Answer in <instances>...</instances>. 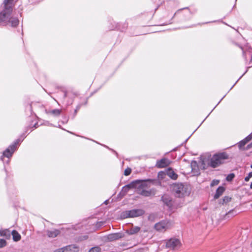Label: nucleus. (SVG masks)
Segmentation results:
<instances>
[{"label":"nucleus","mask_w":252,"mask_h":252,"mask_svg":"<svg viewBox=\"0 0 252 252\" xmlns=\"http://www.w3.org/2000/svg\"><path fill=\"white\" fill-rule=\"evenodd\" d=\"M252 147V142L247 146V149H249Z\"/></svg>","instance_id":"nucleus-35"},{"label":"nucleus","mask_w":252,"mask_h":252,"mask_svg":"<svg viewBox=\"0 0 252 252\" xmlns=\"http://www.w3.org/2000/svg\"><path fill=\"white\" fill-rule=\"evenodd\" d=\"M250 188H251V189H252V183H251V185H250Z\"/></svg>","instance_id":"nucleus-38"},{"label":"nucleus","mask_w":252,"mask_h":252,"mask_svg":"<svg viewBox=\"0 0 252 252\" xmlns=\"http://www.w3.org/2000/svg\"><path fill=\"white\" fill-rule=\"evenodd\" d=\"M7 244L6 241L2 239H0V248L6 246Z\"/></svg>","instance_id":"nucleus-26"},{"label":"nucleus","mask_w":252,"mask_h":252,"mask_svg":"<svg viewBox=\"0 0 252 252\" xmlns=\"http://www.w3.org/2000/svg\"><path fill=\"white\" fill-rule=\"evenodd\" d=\"M11 235H12L14 241L17 242L20 240L21 237L20 234L15 230H13L11 232Z\"/></svg>","instance_id":"nucleus-18"},{"label":"nucleus","mask_w":252,"mask_h":252,"mask_svg":"<svg viewBox=\"0 0 252 252\" xmlns=\"http://www.w3.org/2000/svg\"><path fill=\"white\" fill-rule=\"evenodd\" d=\"M140 183V180H136L131 182V183L126 185L123 188L122 190L125 193L127 192L130 189L136 188L137 184Z\"/></svg>","instance_id":"nucleus-12"},{"label":"nucleus","mask_w":252,"mask_h":252,"mask_svg":"<svg viewBox=\"0 0 252 252\" xmlns=\"http://www.w3.org/2000/svg\"><path fill=\"white\" fill-rule=\"evenodd\" d=\"M140 230V227L137 226H132L129 230H126V233L129 235H133L137 233Z\"/></svg>","instance_id":"nucleus-15"},{"label":"nucleus","mask_w":252,"mask_h":252,"mask_svg":"<svg viewBox=\"0 0 252 252\" xmlns=\"http://www.w3.org/2000/svg\"><path fill=\"white\" fill-rule=\"evenodd\" d=\"M170 161L166 158H163L160 160H157L156 166L158 168H164L170 164Z\"/></svg>","instance_id":"nucleus-11"},{"label":"nucleus","mask_w":252,"mask_h":252,"mask_svg":"<svg viewBox=\"0 0 252 252\" xmlns=\"http://www.w3.org/2000/svg\"><path fill=\"white\" fill-rule=\"evenodd\" d=\"M236 215V211H235L234 210H232L229 211L228 213H226L225 215V218L226 219L229 218L230 217H232L233 216H234Z\"/></svg>","instance_id":"nucleus-22"},{"label":"nucleus","mask_w":252,"mask_h":252,"mask_svg":"<svg viewBox=\"0 0 252 252\" xmlns=\"http://www.w3.org/2000/svg\"><path fill=\"white\" fill-rule=\"evenodd\" d=\"M251 168H252V164L251 165Z\"/></svg>","instance_id":"nucleus-43"},{"label":"nucleus","mask_w":252,"mask_h":252,"mask_svg":"<svg viewBox=\"0 0 252 252\" xmlns=\"http://www.w3.org/2000/svg\"><path fill=\"white\" fill-rule=\"evenodd\" d=\"M167 175L170 177L171 179L176 180L178 175L176 174L171 169L169 168L167 171Z\"/></svg>","instance_id":"nucleus-20"},{"label":"nucleus","mask_w":252,"mask_h":252,"mask_svg":"<svg viewBox=\"0 0 252 252\" xmlns=\"http://www.w3.org/2000/svg\"><path fill=\"white\" fill-rule=\"evenodd\" d=\"M54 252H65L64 247L56 250Z\"/></svg>","instance_id":"nucleus-32"},{"label":"nucleus","mask_w":252,"mask_h":252,"mask_svg":"<svg viewBox=\"0 0 252 252\" xmlns=\"http://www.w3.org/2000/svg\"><path fill=\"white\" fill-rule=\"evenodd\" d=\"M67 96V92L65 91L64 92L63 98H65Z\"/></svg>","instance_id":"nucleus-37"},{"label":"nucleus","mask_w":252,"mask_h":252,"mask_svg":"<svg viewBox=\"0 0 252 252\" xmlns=\"http://www.w3.org/2000/svg\"><path fill=\"white\" fill-rule=\"evenodd\" d=\"M173 193L177 197L182 198L188 196L190 192L189 187L185 184L177 183L171 186Z\"/></svg>","instance_id":"nucleus-1"},{"label":"nucleus","mask_w":252,"mask_h":252,"mask_svg":"<svg viewBox=\"0 0 252 252\" xmlns=\"http://www.w3.org/2000/svg\"><path fill=\"white\" fill-rule=\"evenodd\" d=\"M131 172V168L128 167L125 170L124 175L125 176H128L130 174Z\"/></svg>","instance_id":"nucleus-28"},{"label":"nucleus","mask_w":252,"mask_h":252,"mask_svg":"<svg viewBox=\"0 0 252 252\" xmlns=\"http://www.w3.org/2000/svg\"><path fill=\"white\" fill-rule=\"evenodd\" d=\"M246 144V142L243 139L239 142L238 147L240 149H242Z\"/></svg>","instance_id":"nucleus-27"},{"label":"nucleus","mask_w":252,"mask_h":252,"mask_svg":"<svg viewBox=\"0 0 252 252\" xmlns=\"http://www.w3.org/2000/svg\"><path fill=\"white\" fill-rule=\"evenodd\" d=\"M252 139V133L250 134L248 136L244 139V140L247 143L249 141Z\"/></svg>","instance_id":"nucleus-29"},{"label":"nucleus","mask_w":252,"mask_h":252,"mask_svg":"<svg viewBox=\"0 0 252 252\" xmlns=\"http://www.w3.org/2000/svg\"><path fill=\"white\" fill-rule=\"evenodd\" d=\"M136 252H143L141 250H138Z\"/></svg>","instance_id":"nucleus-39"},{"label":"nucleus","mask_w":252,"mask_h":252,"mask_svg":"<svg viewBox=\"0 0 252 252\" xmlns=\"http://www.w3.org/2000/svg\"><path fill=\"white\" fill-rule=\"evenodd\" d=\"M8 17H9V16ZM8 22L11 24V26L12 27H16L19 23V20L17 18H11L9 19L8 18L5 23L1 24L0 25L6 24Z\"/></svg>","instance_id":"nucleus-14"},{"label":"nucleus","mask_w":252,"mask_h":252,"mask_svg":"<svg viewBox=\"0 0 252 252\" xmlns=\"http://www.w3.org/2000/svg\"><path fill=\"white\" fill-rule=\"evenodd\" d=\"M46 233L49 237L54 238L60 234V231L58 229H54L53 230H47Z\"/></svg>","instance_id":"nucleus-16"},{"label":"nucleus","mask_w":252,"mask_h":252,"mask_svg":"<svg viewBox=\"0 0 252 252\" xmlns=\"http://www.w3.org/2000/svg\"><path fill=\"white\" fill-rule=\"evenodd\" d=\"M219 183L218 180H213L211 183V186H214L215 185H217Z\"/></svg>","instance_id":"nucleus-33"},{"label":"nucleus","mask_w":252,"mask_h":252,"mask_svg":"<svg viewBox=\"0 0 252 252\" xmlns=\"http://www.w3.org/2000/svg\"><path fill=\"white\" fill-rule=\"evenodd\" d=\"M188 7H185V8H182V9H180L175 13L174 15H175L177 12H178L180 11H181L183 9H188Z\"/></svg>","instance_id":"nucleus-36"},{"label":"nucleus","mask_w":252,"mask_h":252,"mask_svg":"<svg viewBox=\"0 0 252 252\" xmlns=\"http://www.w3.org/2000/svg\"><path fill=\"white\" fill-rule=\"evenodd\" d=\"M64 247L65 252H78L79 247L75 245H70Z\"/></svg>","instance_id":"nucleus-13"},{"label":"nucleus","mask_w":252,"mask_h":252,"mask_svg":"<svg viewBox=\"0 0 252 252\" xmlns=\"http://www.w3.org/2000/svg\"><path fill=\"white\" fill-rule=\"evenodd\" d=\"M20 139L16 140L14 143L10 145L3 152V155L1 157V159L3 160L4 157L9 158L11 157L13 153L15 152L17 148V146L19 144Z\"/></svg>","instance_id":"nucleus-5"},{"label":"nucleus","mask_w":252,"mask_h":252,"mask_svg":"<svg viewBox=\"0 0 252 252\" xmlns=\"http://www.w3.org/2000/svg\"><path fill=\"white\" fill-rule=\"evenodd\" d=\"M101 252V248L98 247H94L93 248H92L89 251V252Z\"/></svg>","instance_id":"nucleus-23"},{"label":"nucleus","mask_w":252,"mask_h":252,"mask_svg":"<svg viewBox=\"0 0 252 252\" xmlns=\"http://www.w3.org/2000/svg\"><path fill=\"white\" fill-rule=\"evenodd\" d=\"M252 177V171L250 172L247 176L245 178V181L246 182H248L250 180V179Z\"/></svg>","instance_id":"nucleus-31"},{"label":"nucleus","mask_w":252,"mask_h":252,"mask_svg":"<svg viewBox=\"0 0 252 252\" xmlns=\"http://www.w3.org/2000/svg\"><path fill=\"white\" fill-rule=\"evenodd\" d=\"M125 235L123 233L118 232L110 234L106 237V238L108 241L112 242L122 238Z\"/></svg>","instance_id":"nucleus-8"},{"label":"nucleus","mask_w":252,"mask_h":252,"mask_svg":"<svg viewBox=\"0 0 252 252\" xmlns=\"http://www.w3.org/2000/svg\"><path fill=\"white\" fill-rule=\"evenodd\" d=\"M252 139V133L250 134L248 136L244 139V140L247 143L249 141Z\"/></svg>","instance_id":"nucleus-30"},{"label":"nucleus","mask_w":252,"mask_h":252,"mask_svg":"<svg viewBox=\"0 0 252 252\" xmlns=\"http://www.w3.org/2000/svg\"><path fill=\"white\" fill-rule=\"evenodd\" d=\"M229 158L228 155L225 152L214 154L211 158L208 164L211 167L216 168L224 163V160Z\"/></svg>","instance_id":"nucleus-2"},{"label":"nucleus","mask_w":252,"mask_h":252,"mask_svg":"<svg viewBox=\"0 0 252 252\" xmlns=\"http://www.w3.org/2000/svg\"><path fill=\"white\" fill-rule=\"evenodd\" d=\"M250 63H252V58H251V60L250 61Z\"/></svg>","instance_id":"nucleus-40"},{"label":"nucleus","mask_w":252,"mask_h":252,"mask_svg":"<svg viewBox=\"0 0 252 252\" xmlns=\"http://www.w3.org/2000/svg\"><path fill=\"white\" fill-rule=\"evenodd\" d=\"M145 211L143 209H137L131 210L126 211L123 212V216L125 218H134L143 215Z\"/></svg>","instance_id":"nucleus-6"},{"label":"nucleus","mask_w":252,"mask_h":252,"mask_svg":"<svg viewBox=\"0 0 252 252\" xmlns=\"http://www.w3.org/2000/svg\"><path fill=\"white\" fill-rule=\"evenodd\" d=\"M0 236L9 239L11 236V232L7 229L0 230Z\"/></svg>","instance_id":"nucleus-17"},{"label":"nucleus","mask_w":252,"mask_h":252,"mask_svg":"<svg viewBox=\"0 0 252 252\" xmlns=\"http://www.w3.org/2000/svg\"><path fill=\"white\" fill-rule=\"evenodd\" d=\"M154 227L158 231H164L167 228V223L165 221H161L156 223Z\"/></svg>","instance_id":"nucleus-10"},{"label":"nucleus","mask_w":252,"mask_h":252,"mask_svg":"<svg viewBox=\"0 0 252 252\" xmlns=\"http://www.w3.org/2000/svg\"><path fill=\"white\" fill-rule=\"evenodd\" d=\"M166 247L172 250H177L181 246V242L178 239L171 238L166 244Z\"/></svg>","instance_id":"nucleus-7"},{"label":"nucleus","mask_w":252,"mask_h":252,"mask_svg":"<svg viewBox=\"0 0 252 252\" xmlns=\"http://www.w3.org/2000/svg\"><path fill=\"white\" fill-rule=\"evenodd\" d=\"M150 181L149 180L147 181H140V183L137 184V193L142 196L148 197L151 195L155 194L154 189H152L150 190H146L145 188L148 187L147 181Z\"/></svg>","instance_id":"nucleus-4"},{"label":"nucleus","mask_w":252,"mask_h":252,"mask_svg":"<svg viewBox=\"0 0 252 252\" xmlns=\"http://www.w3.org/2000/svg\"><path fill=\"white\" fill-rule=\"evenodd\" d=\"M251 247H252V243H251Z\"/></svg>","instance_id":"nucleus-42"},{"label":"nucleus","mask_w":252,"mask_h":252,"mask_svg":"<svg viewBox=\"0 0 252 252\" xmlns=\"http://www.w3.org/2000/svg\"><path fill=\"white\" fill-rule=\"evenodd\" d=\"M231 197H229L228 196H225L223 198L222 200L221 201H220V203H221V204H223L224 203H226L227 202H229V201H231Z\"/></svg>","instance_id":"nucleus-24"},{"label":"nucleus","mask_w":252,"mask_h":252,"mask_svg":"<svg viewBox=\"0 0 252 252\" xmlns=\"http://www.w3.org/2000/svg\"><path fill=\"white\" fill-rule=\"evenodd\" d=\"M161 201L165 205L169 208H171L173 206V201L171 197L168 194H164L161 197Z\"/></svg>","instance_id":"nucleus-9"},{"label":"nucleus","mask_w":252,"mask_h":252,"mask_svg":"<svg viewBox=\"0 0 252 252\" xmlns=\"http://www.w3.org/2000/svg\"><path fill=\"white\" fill-rule=\"evenodd\" d=\"M13 0H4V10L0 12V24L5 23L9 16L11 15L12 11V3Z\"/></svg>","instance_id":"nucleus-3"},{"label":"nucleus","mask_w":252,"mask_h":252,"mask_svg":"<svg viewBox=\"0 0 252 252\" xmlns=\"http://www.w3.org/2000/svg\"><path fill=\"white\" fill-rule=\"evenodd\" d=\"M79 108H80V106H78L76 107V109L74 110V117H75L76 116V114L77 113V111L79 109Z\"/></svg>","instance_id":"nucleus-34"},{"label":"nucleus","mask_w":252,"mask_h":252,"mask_svg":"<svg viewBox=\"0 0 252 252\" xmlns=\"http://www.w3.org/2000/svg\"><path fill=\"white\" fill-rule=\"evenodd\" d=\"M61 112L62 110L56 109L50 111L49 113L54 116H59L61 115Z\"/></svg>","instance_id":"nucleus-21"},{"label":"nucleus","mask_w":252,"mask_h":252,"mask_svg":"<svg viewBox=\"0 0 252 252\" xmlns=\"http://www.w3.org/2000/svg\"><path fill=\"white\" fill-rule=\"evenodd\" d=\"M225 189L223 187H219L216 190V193L214 195V198H218L224 191Z\"/></svg>","instance_id":"nucleus-19"},{"label":"nucleus","mask_w":252,"mask_h":252,"mask_svg":"<svg viewBox=\"0 0 252 252\" xmlns=\"http://www.w3.org/2000/svg\"><path fill=\"white\" fill-rule=\"evenodd\" d=\"M107 200H106V201L104 202V203H107Z\"/></svg>","instance_id":"nucleus-41"},{"label":"nucleus","mask_w":252,"mask_h":252,"mask_svg":"<svg viewBox=\"0 0 252 252\" xmlns=\"http://www.w3.org/2000/svg\"><path fill=\"white\" fill-rule=\"evenodd\" d=\"M234 177H235V175L233 173H230L227 175L226 179L227 181H231L233 180V179H234Z\"/></svg>","instance_id":"nucleus-25"}]
</instances>
